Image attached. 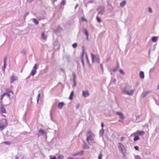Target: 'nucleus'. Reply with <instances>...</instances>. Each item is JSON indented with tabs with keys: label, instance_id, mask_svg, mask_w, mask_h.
<instances>
[{
	"label": "nucleus",
	"instance_id": "1",
	"mask_svg": "<svg viewBox=\"0 0 159 159\" xmlns=\"http://www.w3.org/2000/svg\"><path fill=\"white\" fill-rule=\"evenodd\" d=\"M95 135L90 130L88 131L87 134L86 140L90 145H92L95 143L94 141Z\"/></svg>",
	"mask_w": 159,
	"mask_h": 159
},
{
	"label": "nucleus",
	"instance_id": "2",
	"mask_svg": "<svg viewBox=\"0 0 159 159\" xmlns=\"http://www.w3.org/2000/svg\"><path fill=\"white\" fill-rule=\"evenodd\" d=\"M134 91V89H131L129 86H126L125 88L122 90V93L127 94L128 95H132L133 94Z\"/></svg>",
	"mask_w": 159,
	"mask_h": 159
},
{
	"label": "nucleus",
	"instance_id": "3",
	"mask_svg": "<svg viewBox=\"0 0 159 159\" xmlns=\"http://www.w3.org/2000/svg\"><path fill=\"white\" fill-rule=\"evenodd\" d=\"M7 125V120L6 119H3L0 120V130H3L5 128Z\"/></svg>",
	"mask_w": 159,
	"mask_h": 159
},
{
	"label": "nucleus",
	"instance_id": "4",
	"mask_svg": "<svg viewBox=\"0 0 159 159\" xmlns=\"http://www.w3.org/2000/svg\"><path fill=\"white\" fill-rule=\"evenodd\" d=\"M91 56L92 63H93L95 61L98 63H99L100 59L99 56L98 55H94L91 53Z\"/></svg>",
	"mask_w": 159,
	"mask_h": 159
},
{
	"label": "nucleus",
	"instance_id": "5",
	"mask_svg": "<svg viewBox=\"0 0 159 159\" xmlns=\"http://www.w3.org/2000/svg\"><path fill=\"white\" fill-rule=\"evenodd\" d=\"M116 113L119 116V121L121 123H123L125 118V116L122 113L119 112H116Z\"/></svg>",
	"mask_w": 159,
	"mask_h": 159
},
{
	"label": "nucleus",
	"instance_id": "6",
	"mask_svg": "<svg viewBox=\"0 0 159 159\" xmlns=\"http://www.w3.org/2000/svg\"><path fill=\"white\" fill-rule=\"evenodd\" d=\"M98 14L102 15L105 11V8L104 7L100 6L97 9Z\"/></svg>",
	"mask_w": 159,
	"mask_h": 159
},
{
	"label": "nucleus",
	"instance_id": "7",
	"mask_svg": "<svg viewBox=\"0 0 159 159\" xmlns=\"http://www.w3.org/2000/svg\"><path fill=\"white\" fill-rule=\"evenodd\" d=\"M39 66L38 64H35L34 65L33 70H32L30 73V75L32 76H34L36 72V70L37 67Z\"/></svg>",
	"mask_w": 159,
	"mask_h": 159
},
{
	"label": "nucleus",
	"instance_id": "8",
	"mask_svg": "<svg viewBox=\"0 0 159 159\" xmlns=\"http://www.w3.org/2000/svg\"><path fill=\"white\" fill-rule=\"evenodd\" d=\"M119 148L120 150L122 153L125 150V148L124 145L121 143H119Z\"/></svg>",
	"mask_w": 159,
	"mask_h": 159
},
{
	"label": "nucleus",
	"instance_id": "9",
	"mask_svg": "<svg viewBox=\"0 0 159 159\" xmlns=\"http://www.w3.org/2000/svg\"><path fill=\"white\" fill-rule=\"evenodd\" d=\"M17 79V77L13 75L11 76L10 78V82L11 83H13L14 81L16 80Z\"/></svg>",
	"mask_w": 159,
	"mask_h": 159
},
{
	"label": "nucleus",
	"instance_id": "10",
	"mask_svg": "<svg viewBox=\"0 0 159 159\" xmlns=\"http://www.w3.org/2000/svg\"><path fill=\"white\" fill-rule=\"evenodd\" d=\"M7 57H5L4 59V65L2 69V70L3 71H5V69L7 65L6 62L7 60Z\"/></svg>",
	"mask_w": 159,
	"mask_h": 159
},
{
	"label": "nucleus",
	"instance_id": "11",
	"mask_svg": "<svg viewBox=\"0 0 159 159\" xmlns=\"http://www.w3.org/2000/svg\"><path fill=\"white\" fill-rule=\"evenodd\" d=\"M83 32L84 34H85L86 36V39L87 40H89V34L88 31L86 28H84L83 30Z\"/></svg>",
	"mask_w": 159,
	"mask_h": 159
},
{
	"label": "nucleus",
	"instance_id": "12",
	"mask_svg": "<svg viewBox=\"0 0 159 159\" xmlns=\"http://www.w3.org/2000/svg\"><path fill=\"white\" fill-rule=\"evenodd\" d=\"M90 94L88 90L84 91L82 92V95L85 98H86L89 96Z\"/></svg>",
	"mask_w": 159,
	"mask_h": 159
},
{
	"label": "nucleus",
	"instance_id": "13",
	"mask_svg": "<svg viewBox=\"0 0 159 159\" xmlns=\"http://www.w3.org/2000/svg\"><path fill=\"white\" fill-rule=\"evenodd\" d=\"M0 112L2 113H6V111L4 106H0Z\"/></svg>",
	"mask_w": 159,
	"mask_h": 159
},
{
	"label": "nucleus",
	"instance_id": "14",
	"mask_svg": "<svg viewBox=\"0 0 159 159\" xmlns=\"http://www.w3.org/2000/svg\"><path fill=\"white\" fill-rule=\"evenodd\" d=\"M144 134V132L143 131H137L135 132L133 134H136L138 136V135L142 136Z\"/></svg>",
	"mask_w": 159,
	"mask_h": 159
},
{
	"label": "nucleus",
	"instance_id": "15",
	"mask_svg": "<svg viewBox=\"0 0 159 159\" xmlns=\"http://www.w3.org/2000/svg\"><path fill=\"white\" fill-rule=\"evenodd\" d=\"M150 92V91L143 92L141 94V97L143 98H144L146 97Z\"/></svg>",
	"mask_w": 159,
	"mask_h": 159
},
{
	"label": "nucleus",
	"instance_id": "16",
	"mask_svg": "<svg viewBox=\"0 0 159 159\" xmlns=\"http://www.w3.org/2000/svg\"><path fill=\"white\" fill-rule=\"evenodd\" d=\"M39 134H38V137H39L40 135V134L41 133V135H44V134H46V131L44 130H43L40 129L39 130Z\"/></svg>",
	"mask_w": 159,
	"mask_h": 159
},
{
	"label": "nucleus",
	"instance_id": "17",
	"mask_svg": "<svg viewBox=\"0 0 159 159\" xmlns=\"http://www.w3.org/2000/svg\"><path fill=\"white\" fill-rule=\"evenodd\" d=\"M131 136L134 137V141H136L139 140V137L138 136L136 135V134L134 135L133 133L131 135Z\"/></svg>",
	"mask_w": 159,
	"mask_h": 159
},
{
	"label": "nucleus",
	"instance_id": "18",
	"mask_svg": "<svg viewBox=\"0 0 159 159\" xmlns=\"http://www.w3.org/2000/svg\"><path fill=\"white\" fill-rule=\"evenodd\" d=\"M64 104L63 102H60L59 103L58 105V107L59 109H61L63 106L64 105Z\"/></svg>",
	"mask_w": 159,
	"mask_h": 159
},
{
	"label": "nucleus",
	"instance_id": "19",
	"mask_svg": "<svg viewBox=\"0 0 159 159\" xmlns=\"http://www.w3.org/2000/svg\"><path fill=\"white\" fill-rule=\"evenodd\" d=\"M104 132V130L103 128H102L99 131V135L100 136H102Z\"/></svg>",
	"mask_w": 159,
	"mask_h": 159
},
{
	"label": "nucleus",
	"instance_id": "20",
	"mask_svg": "<svg viewBox=\"0 0 159 159\" xmlns=\"http://www.w3.org/2000/svg\"><path fill=\"white\" fill-rule=\"evenodd\" d=\"M41 38L43 39L46 40L47 39V36L46 35H45L44 33L43 32L42 34Z\"/></svg>",
	"mask_w": 159,
	"mask_h": 159
},
{
	"label": "nucleus",
	"instance_id": "21",
	"mask_svg": "<svg viewBox=\"0 0 159 159\" xmlns=\"http://www.w3.org/2000/svg\"><path fill=\"white\" fill-rule=\"evenodd\" d=\"M84 153V151H80V152H79L77 153H76L75 154H74L73 155V156H76L77 155H81L83 154Z\"/></svg>",
	"mask_w": 159,
	"mask_h": 159
},
{
	"label": "nucleus",
	"instance_id": "22",
	"mask_svg": "<svg viewBox=\"0 0 159 159\" xmlns=\"http://www.w3.org/2000/svg\"><path fill=\"white\" fill-rule=\"evenodd\" d=\"M33 22L36 25H37L39 24V21L35 18H33L32 19Z\"/></svg>",
	"mask_w": 159,
	"mask_h": 159
},
{
	"label": "nucleus",
	"instance_id": "23",
	"mask_svg": "<svg viewBox=\"0 0 159 159\" xmlns=\"http://www.w3.org/2000/svg\"><path fill=\"white\" fill-rule=\"evenodd\" d=\"M140 76L141 78L144 79V74L143 71H141L140 73Z\"/></svg>",
	"mask_w": 159,
	"mask_h": 159
},
{
	"label": "nucleus",
	"instance_id": "24",
	"mask_svg": "<svg viewBox=\"0 0 159 159\" xmlns=\"http://www.w3.org/2000/svg\"><path fill=\"white\" fill-rule=\"evenodd\" d=\"M89 145L86 144V143H84V148L85 149H89Z\"/></svg>",
	"mask_w": 159,
	"mask_h": 159
},
{
	"label": "nucleus",
	"instance_id": "25",
	"mask_svg": "<svg viewBox=\"0 0 159 159\" xmlns=\"http://www.w3.org/2000/svg\"><path fill=\"white\" fill-rule=\"evenodd\" d=\"M73 96H74V91H72L71 93L70 94V95L69 98V99L70 100L72 99L73 97Z\"/></svg>",
	"mask_w": 159,
	"mask_h": 159
},
{
	"label": "nucleus",
	"instance_id": "26",
	"mask_svg": "<svg viewBox=\"0 0 159 159\" xmlns=\"http://www.w3.org/2000/svg\"><path fill=\"white\" fill-rule=\"evenodd\" d=\"M125 4L126 1H124L120 3V6L121 7H123Z\"/></svg>",
	"mask_w": 159,
	"mask_h": 159
},
{
	"label": "nucleus",
	"instance_id": "27",
	"mask_svg": "<svg viewBox=\"0 0 159 159\" xmlns=\"http://www.w3.org/2000/svg\"><path fill=\"white\" fill-rule=\"evenodd\" d=\"M152 42H156L157 40V38L156 37H153L152 38Z\"/></svg>",
	"mask_w": 159,
	"mask_h": 159
},
{
	"label": "nucleus",
	"instance_id": "28",
	"mask_svg": "<svg viewBox=\"0 0 159 159\" xmlns=\"http://www.w3.org/2000/svg\"><path fill=\"white\" fill-rule=\"evenodd\" d=\"M119 66V65L118 64H117V66H116V67L113 69L112 70L113 72H115L118 69Z\"/></svg>",
	"mask_w": 159,
	"mask_h": 159
},
{
	"label": "nucleus",
	"instance_id": "29",
	"mask_svg": "<svg viewBox=\"0 0 159 159\" xmlns=\"http://www.w3.org/2000/svg\"><path fill=\"white\" fill-rule=\"evenodd\" d=\"M64 57L66 58L68 61H69L70 58V56L68 54H65L64 55Z\"/></svg>",
	"mask_w": 159,
	"mask_h": 159
},
{
	"label": "nucleus",
	"instance_id": "30",
	"mask_svg": "<svg viewBox=\"0 0 159 159\" xmlns=\"http://www.w3.org/2000/svg\"><path fill=\"white\" fill-rule=\"evenodd\" d=\"M63 158L64 157L62 155H59L57 157V159H63Z\"/></svg>",
	"mask_w": 159,
	"mask_h": 159
},
{
	"label": "nucleus",
	"instance_id": "31",
	"mask_svg": "<svg viewBox=\"0 0 159 159\" xmlns=\"http://www.w3.org/2000/svg\"><path fill=\"white\" fill-rule=\"evenodd\" d=\"M84 48H83L82 52L81 54V59H82V58H83V57L84 55Z\"/></svg>",
	"mask_w": 159,
	"mask_h": 159
},
{
	"label": "nucleus",
	"instance_id": "32",
	"mask_svg": "<svg viewBox=\"0 0 159 159\" xmlns=\"http://www.w3.org/2000/svg\"><path fill=\"white\" fill-rule=\"evenodd\" d=\"M135 159H142L141 157L139 155H134Z\"/></svg>",
	"mask_w": 159,
	"mask_h": 159
},
{
	"label": "nucleus",
	"instance_id": "33",
	"mask_svg": "<svg viewBox=\"0 0 159 159\" xmlns=\"http://www.w3.org/2000/svg\"><path fill=\"white\" fill-rule=\"evenodd\" d=\"M66 1L65 0H62V1L61 3V4L63 5H65L66 4Z\"/></svg>",
	"mask_w": 159,
	"mask_h": 159
},
{
	"label": "nucleus",
	"instance_id": "34",
	"mask_svg": "<svg viewBox=\"0 0 159 159\" xmlns=\"http://www.w3.org/2000/svg\"><path fill=\"white\" fill-rule=\"evenodd\" d=\"M77 46V44L76 43H75L72 44V47L73 48H76Z\"/></svg>",
	"mask_w": 159,
	"mask_h": 159
},
{
	"label": "nucleus",
	"instance_id": "35",
	"mask_svg": "<svg viewBox=\"0 0 159 159\" xmlns=\"http://www.w3.org/2000/svg\"><path fill=\"white\" fill-rule=\"evenodd\" d=\"M96 19L97 21L99 22L100 23L101 22V20L99 17L98 16H97L96 17Z\"/></svg>",
	"mask_w": 159,
	"mask_h": 159
},
{
	"label": "nucleus",
	"instance_id": "36",
	"mask_svg": "<svg viewBox=\"0 0 159 159\" xmlns=\"http://www.w3.org/2000/svg\"><path fill=\"white\" fill-rule=\"evenodd\" d=\"M102 157V154L101 153L98 155V159H101Z\"/></svg>",
	"mask_w": 159,
	"mask_h": 159
},
{
	"label": "nucleus",
	"instance_id": "37",
	"mask_svg": "<svg viewBox=\"0 0 159 159\" xmlns=\"http://www.w3.org/2000/svg\"><path fill=\"white\" fill-rule=\"evenodd\" d=\"M50 158L51 159H56V157L54 156H50Z\"/></svg>",
	"mask_w": 159,
	"mask_h": 159
},
{
	"label": "nucleus",
	"instance_id": "38",
	"mask_svg": "<svg viewBox=\"0 0 159 159\" xmlns=\"http://www.w3.org/2000/svg\"><path fill=\"white\" fill-rule=\"evenodd\" d=\"M29 14V13L28 12H26V13L25 14V15H24V19H25V18H26V16H27Z\"/></svg>",
	"mask_w": 159,
	"mask_h": 159
},
{
	"label": "nucleus",
	"instance_id": "39",
	"mask_svg": "<svg viewBox=\"0 0 159 159\" xmlns=\"http://www.w3.org/2000/svg\"><path fill=\"white\" fill-rule=\"evenodd\" d=\"M40 96V94L39 93L37 96V102L38 103L39 101V97Z\"/></svg>",
	"mask_w": 159,
	"mask_h": 159
},
{
	"label": "nucleus",
	"instance_id": "40",
	"mask_svg": "<svg viewBox=\"0 0 159 159\" xmlns=\"http://www.w3.org/2000/svg\"><path fill=\"white\" fill-rule=\"evenodd\" d=\"M119 72H120V73L122 74V75H124L125 74V73L123 71V70H122V69H120L119 70Z\"/></svg>",
	"mask_w": 159,
	"mask_h": 159
},
{
	"label": "nucleus",
	"instance_id": "41",
	"mask_svg": "<svg viewBox=\"0 0 159 159\" xmlns=\"http://www.w3.org/2000/svg\"><path fill=\"white\" fill-rule=\"evenodd\" d=\"M4 96H5V93H4L1 96L0 99H1V100H2Z\"/></svg>",
	"mask_w": 159,
	"mask_h": 159
},
{
	"label": "nucleus",
	"instance_id": "42",
	"mask_svg": "<svg viewBox=\"0 0 159 159\" xmlns=\"http://www.w3.org/2000/svg\"><path fill=\"white\" fill-rule=\"evenodd\" d=\"M81 61H82V64L83 66H84V58H82V59H81Z\"/></svg>",
	"mask_w": 159,
	"mask_h": 159
},
{
	"label": "nucleus",
	"instance_id": "43",
	"mask_svg": "<svg viewBox=\"0 0 159 159\" xmlns=\"http://www.w3.org/2000/svg\"><path fill=\"white\" fill-rule=\"evenodd\" d=\"M73 86L74 87H75L76 84V83L75 80H73Z\"/></svg>",
	"mask_w": 159,
	"mask_h": 159
},
{
	"label": "nucleus",
	"instance_id": "44",
	"mask_svg": "<svg viewBox=\"0 0 159 159\" xmlns=\"http://www.w3.org/2000/svg\"><path fill=\"white\" fill-rule=\"evenodd\" d=\"M4 143L7 145H10L11 143L8 141H5L4 142Z\"/></svg>",
	"mask_w": 159,
	"mask_h": 159
},
{
	"label": "nucleus",
	"instance_id": "45",
	"mask_svg": "<svg viewBox=\"0 0 159 159\" xmlns=\"http://www.w3.org/2000/svg\"><path fill=\"white\" fill-rule=\"evenodd\" d=\"M140 117V116H138L136 117V122H139V121H138V120L137 121V120H138L139 119Z\"/></svg>",
	"mask_w": 159,
	"mask_h": 159
},
{
	"label": "nucleus",
	"instance_id": "46",
	"mask_svg": "<svg viewBox=\"0 0 159 159\" xmlns=\"http://www.w3.org/2000/svg\"><path fill=\"white\" fill-rule=\"evenodd\" d=\"M86 60H87L88 63H89V60L88 57V55H87V53H86Z\"/></svg>",
	"mask_w": 159,
	"mask_h": 159
},
{
	"label": "nucleus",
	"instance_id": "47",
	"mask_svg": "<svg viewBox=\"0 0 159 159\" xmlns=\"http://www.w3.org/2000/svg\"><path fill=\"white\" fill-rule=\"evenodd\" d=\"M26 51L25 50H23L21 52V53L23 54H25L26 53Z\"/></svg>",
	"mask_w": 159,
	"mask_h": 159
},
{
	"label": "nucleus",
	"instance_id": "48",
	"mask_svg": "<svg viewBox=\"0 0 159 159\" xmlns=\"http://www.w3.org/2000/svg\"><path fill=\"white\" fill-rule=\"evenodd\" d=\"M148 12L151 13L152 12V10L150 7H149L148 8Z\"/></svg>",
	"mask_w": 159,
	"mask_h": 159
},
{
	"label": "nucleus",
	"instance_id": "49",
	"mask_svg": "<svg viewBox=\"0 0 159 159\" xmlns=\"http://www.w3.org/2000/svg\"><path fill=\"white\" fill-rule=\"evenodd\" d=\"M100 67L101 68V70H102V72H103V66L102 65V64H100Z\"/></svg>",
	"mask_w": 159,
	"mask_h": 159
},
{
	"label": "nucleus",
	"instance_id": "50",
	"mask_svg": "<svg viewBox=\"0 0 159 159\" xmlns=\"http://www.w3.org/2000/svg\"><path fill=\"white\" fill-rule=\"evenodd\" d=\"M134 149L136 150H139V147L138 146H134Z\"/></svg>",
	"mask_w": 159,
	"mask_h": 159
},
{
	"label": "nucleus",
	"instance_id": "51",
	"mask_svg": "<svg viewBox=\"0 0 159 159\" xmlns=\"http://www.w3.org/2000/svg\"><path fill=\"white\" fill-rule=\"evenodd\" d=\"M33 0H27V2L28 3H30Z\"/></svg>",
	"mask_w": 159,
	"mask_h": 159
},
{
	"label": "nucleus",
	"instance_id": "52",
	"mask_svg": "<svg viewBox=\"0 0 159 159\" xmlns=\"http://www.w3.org/2000/svg\"><path fill=\"white\" fill-rule=\"evenodd\" d=\"M5 93V95H7L9 97H10V94L9 93Z\"/></svg>",
	"mask_w": 159,
	"mask_h": 159
},
{
	"label": "nucleus",
	"instance_id": "53",
	"mask_svg": "<svg viewBox=\"0 0 159 159\" xmlns=\"http://www.w3.org/2000/svg\"><path fill=\"white\" fill-rule=\"evenodd\" d=\"M73 80H75L76 79V75L75 74L73 75Z\"/></svg>",
	"mask_w": 159,
	"mask_h": 159
},
{
	"label": "nucleus",
	"instance_id": "54",
	"mask_svg": "<svg viewBox=\"0 0 159 159\" xmlns=\"http://www.w3.org/2000/svg\"><path fill=\"white\" fill-rule=\"evenodd\" d=\"M80 105L79 104H78L77 105H76V109H79L80 107Z\"/></svg>",
	"mask_w": 159,
	"mask_h": 159
},
{
	"label": "nucleus",
	"instance_id": "55",
	"mask_svg": "<svg viewBox=\"0 0 159 159\" xmlns=\"http://www.w3.org/2000/svg\"><path fill=\"white\" fill-rule=\"evenodd\" d=\"M101 126L102 127V128H103V127L104 126V124L103 122H102L101 124Z\"/></svg>",
	"mask_w": 159,
	"mask_h": 159
},
{
	"label": "nucleus",
	"instance_id": "56",
	"mask_svg": "<svg viewBox=\"0 0 159 159\" xmlns=\"http://www.w3.org/2000/svg\"><path fill=\"white\" fill-rule=\"evenodd\" d=\"M78 6H79V4H77L75 6V9H76V8L78 7Z\"/></svg>",
	"mask_w": 159,
	"mask_h": 159
},
{
	"label": "nucleus",
	"instance_id": "57",
	"mask_svg": "<svg viewBox=\"0 0 159 159\" xmlns=\"http://www.w3.org/2000/svg\"><path fill=\"white\" fill-rule=\"evenodd\" d=\"M116 80L115 79H113L112 80V82L114 83H115V82H116Z\"/></svg>",
	"mask_w": 159,
	"mask_h": 159
},
{
	"label": "nucleus",
	"instance_id": "58",
	"mask_svg": "<svg viewBox=\"0 0 159 159\" xmlns=\"http://www.w3.org/2000/svg\"><path fill=\"white\" fill-rule=\"evenodd\" d=\"M124 139V137H121L120 138V140L121 141L123 140Z\"/></svg>",
	"mask_w": 159,
	"mask_h": 159
},
{
	"label": "nucleus",
	"instance_id": "59",
	"mask_svg": "<svg viewBox=\"0 0 159 159\" xmlns=\"http://www.w3.org/2000/svg\"><path fill=\"white\" fill-rule=\"evenodd\" d=\"M89 3H92L93 2V1L92 0H91L89 1Z\"/></svg>",
	"mask_w": 159,
	"mask_h": 159
},
{
	"label": "nucleus",
	"instance_id": "60",
	"mask_svg": "<svg viewBox=\"0 0 159 159\" xmlns=\"http://www.w3.org/2000/svg\"><path fill=\"white\" fill-rule=\"evenodd\" d=\"M82 20H83V21H87V20L86 19H85V18H82Z\"/></svg>",
	"mask_w": 159,
	"mask_h": 159
},
{
	"label": "nucleus",
	"instance_id": "61",
	"mask_svg": "<svg viewBox=\"0 0 159 159\" xmlns=\"http://www.w3.org/2000/svg\"><path fill=\"white\" fill-rule=\"evenodd\" d=\"M60 70L62 72H64V70L62 68H61L60 69Z\"/></svg>",
	"mask_w": 159,
	"mask_h": 159
},
{
	"label": "nucleus",
	"instance_id": "62",
	"mask_svg": "<svg viewBox=\"0 0 159 159\" xmlns=\"http://www.w3.org/2000/svg\"><path fill=\"white\" fill-rule=\"evenodd\" d=\"M0 106H3L2 105V100H1L0 102Z\"/></svg>",
	"mask_w": 159,
	"mask_h": 159
},
{
	"label": "nucleus",
	"instance_id": "63",
	"mask_svg": "<svg viewBox=\"0 0 159 159\" xmlns=\"http://www.w3.org/2000/svg\"><path fill=\"white\" fill-rule=\"evenodd\" d=\"M157 89H159V84L158 85L157 87Z\"/></svg>",
	"mask_w": 159,
	"mask_h": 159
},
{
	"label": "nucleus",
	"instance_id": "64",
	"mask_svg": "<svg viewBox=\"0 0 159 159\" xmlns=\"http://www.w3.org/2000/svg\"><path fill=\"white\" fill-rule=\"evenodd\" d=\"M10 92H11V93H12V94H13V92L12 91H10L9 92V93H10Z\"/></svg>",
	"mask_w": 159,
	"mask_h": 159
}]
</instances>
